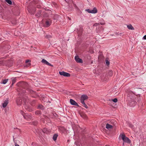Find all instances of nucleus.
Returning a JSON list of instances; mask_svg holds the SVG:
<instances>
[{"label":"nucleus","mask_w":146,"mask_h":146,"mask_svg":"<svg viewBox=\"0 0 146 146\" xmlns=\"http://www.w3.org/2000/svg\"><path fill=\"white\" fill-rule=\"evenodd\" d=\"M19 85L20 86H21V87H19L18 89V91L19 92V94L24 93L25 92H26V90L28 92H27V93H29L31 94H35V92L29 88V86L27 83H24L23 84H20Z\"/></svg>","instance_id":"f257e3e1"},{"label":"nucleus","mask_w":146,"mask_h":146,"mask_svg":"<svg viewBox=\"0 0 146 146\" xmlns=\"http://www.w3.org/2000/svg\"><path fill=\"white\" fill-rule=\"evenodd\" d=\"M120 136L123 142L129 144L131 143V140L129 139L127 137H126L125 135L123 134H120Z\"/></svg>","instance_id":"f03ea898"},{"label":"nucleus","mask_w":146,"mask_h":146,"mask_svg":"<svg viewBox=\"0 0 146 146\" xmlns=\"http://www.w3.org/2000/svg\"><path fill=\"white\" fill-rule=\"evenodd\" d=\"M88 97L87 95L85 94L82 95L81 96L80 99L81 103L84 102V101L88 99Z\"/></svg>","instance_id":"7ed1b4c3"},{"label":"nucleus","mask_w":146,"mask_h":146,"mask_svg":"<svg viewBox=\"0 0 146 146\" xmlns=\"http://www.w3.org/2000/svg\"><path fill=\"white\" fill-rule=\"evenodd\" d=\"M59 73L61 75H62L64 76L69 77L70 76V74L69 73L64 71H60L59 72Z\"/></svg>","instance_id":"20e7f679"},{"label":"nucleus","mask_w":146,"mask_h":146,"mask_svg":"<svg viewBox=\"0 0 146 146\" xmlns=\"http://www.w3.org/2000/svg\"><path fill=\"white\" fill-rule=\"evenodd\" d=\"M51 21L50 19H48L46 21L44 27H48L51 24Z\"/></svg>","instance_id":"39448f33"},{"label":"nucleus","mask_w":146,"mask_h":146,"mask_svg":"<svg viewBox=\"0 0 146 146\" xmlns=\"http://www.w3.org/2000/svg\"><path fill=\"white\" fill-rule=\"evenodd\" d=\"M70 104L72 105L76 106L78 107H80V106L78 103L72 99H70Z\"/></svg>","instance_id":"423d86ee"},{"label":"nucleus","mask_w":146,"mask_h":146,"mask_svg":"<svg viewBox=\"0 0 146 146\" xmlns=\"http://www.w3.org/2000/svg\"><path fill=\"white\" fill-rule=\"evenodd\" d=\"M75 60L76 62L78 63H82L83 62L82 60L78 56H76L75 57Z\"/></svg>","instance_id":"0eeeda50"},{"label":"nucleus","mask_w":146,"mask_h":146,"mask_svg":"<svg viewBox=\"0 0 146 146\" xmlns=\"http://www.w3.org/2000/svg\"><path fill=\"white\" fill-rule=\"evenodd\" d=\"M22 114L23 115V116L25 119L29 120V119H31L32 118V117L31 115H28L27 114H23V113H22Z\"/></svg>","instance_id":"6e6552de"},{"label":"nucleus","mask_w":146,"mask_h":146,"mask_svg":"<svg viewBox=\"0 0 146 146\" xmlns=\"http://www.w3.org/2000/svg\"><path fill=\"white\" fill-rule=\"evenodd\" d=\"M23 100L25 103L26 104L29 102V100L27 96H25L24 97H23Z\"/></svg>","instance_id":"1a4fd4ad"},{"label":"nucleus","mask_w":146,"mask_h":146,"mask_svg":"<svg viewBox=\"0 0 146 146\" xmlns=\"http://www.w3.org/2000/svg\"><path fill=\"white\" fill-rule=\"evenodd\" d=\"M22 100L20 98H18L17 100V103L18 105H21L22 103Z\"/></svg>","instance_id":"9d476101"},{"label":"nucleus","mask_w":146,"mask_h":146,"mask_svg":"<svg viewBox=\"0 0 146 146\" xmlns=\"http://www.w3.org/2000/svg\"><path fill=\"white\" fill-rule=\"evenodd\" d=\"M58 129L62 133H64L66 130L65 128L63 126L59 127Z\"/></svg>","instance_id":"9b49d317"},{"label":"nucleus","mask_w":146,"mask_h":146,"mask_svg":"<svg viewBox=\"0 0 146 146\" xmlns=\"http://www.w3.org/2000/svg\"><path fill=\"white\" fill-rule=\"evenodd\" d=\"M136 102L134 101H129V105L131 107H133L135 106L136 104Z\"/></svg>","instance_id":"f8f14e48"},{"label":"nucleus","mask_w":146,"mask_h":146,"mask_svg":"<svg viewBox=\"0 0 146 146\" xmlns=\"http://www.w3.org/2000/svg\"><path fill=\"white\" fill-rule=\"evenodd\" d=\"M8 103V100L7 99L5 100L4 102L3 103V108H5L7 105Z\"/></svg>","instance_id":"ddd939ff"},{"label":"nucleus","mask_w":146,"mask_h":146,"mask_svg":"<svg viewBox=\"0 0 146 146\" xmlns=\"http://www.w3.org/2000/svg\"><path fill=\"white\" fill-rule=\"evenodd\" d=\"M97 12V10L96 7H94L92 10H91V13H96Z\"/></svg>","instance_id":"4468645a"},{"label":"nucleus","mask_w":146,"mask_h":146,"mask_svg":"<svg viewBox=\"0 0 146 146\" xmlns=\"http://www.w3.org/2000/svg\"><path fill=\"white\" fill-rule=\"evenodd\" d=\"M127 27L128 29L129 30H133L134 29V28L131 24L127 25Z\"/></svg>","instance_id":"2eb2a0df"},{"label":"nucleus","mask_w":146,"mask_h":146,"mask_svg":"<svg viewBox=\"0 0 146 146\" xmlns=\"http://www.w3.org/2000/svg\"><path fill=\"white\" fill-rule=\"evenodd\" d=\"M106 127L108 129H109L112 128L113 127V126L108 123H107L106 124Z\"/></svg>","instance_id":"dca6fc26"},{"label":"nucleus","mask_w":146,"mask_h":146,"mask_svg":"<svg viewBox=\"0 0 146 146\" xmlns=\"http://www.w3.org/2000/svg\"><path fill=\"white\" fill-rule=\"evenodd\" d=\"M38 108L39 109L44 110V108L43 106L41 104H40L38 105Z\"/></svg>","instance_id":"f3484780"},{"label":"nucleus","mask_w":146,"mask_h":146,"mask_svg":"<svg viewBox=\"0 0 146 146\" xmlns=\"http://www.w3.org/2000/svg\"><path fill=\"white\" fill-rule=\"evenodd\" d=\"M58 135L57 133L55 134L53 137L52 139L54 141L56 140L57 138L58 137Z\"/></svg>","instance_id":"a211bd4d"},{"label":"nucleus","mask_w":146,"mask_h":146,"mask_svg":"<svg viewBox=\"0 0 146 146\" xmlns=\"http://www.w3.org/2000/svg\"><path fill=\"white\" fill-rule=\"evenodd\" d=\"M59 17V15H58L57 14L55 15H54L53 17V19L54 20H58Z\"/></svg>","instance_id":"6ab92c4d"},{"label":"nucleus","mask_w":146,"mask_h":146,"mask_svg":"<svg viewBox=\"0 0 146 146\" xmlns=\"http://www.w3.org/2000/svg\"><path fill=\"white\" fill-rule=\"evenodd\" d=\"M8 79H5V80H3L2 81H1V84H5L7 83V81H8Z\"/></svg>","instance_id":"aec40b11"},{"label":"nucleus","mask_w":146,"mask_h":146,"mask_svg":"<svg viewBox=\"0 0 146 146\" xmlns=\"http://www.w3.org/2000/svg\"><path fill=\"white\" fill-rule=\"evenodd\" d=\"M42 11L40 10H39L37 12V14L36 15V16L38 17H39L41 16V14Z\"/></svg>","instance_id":"412c9836"},{"label":"nucleus","mask_w":146,"mask_h":146,"mask_svg":"<svg viewBox=\"0 0 146 146\" xmlns=\"http://www.w3.org/2000/svg\"><path fill=\"white\" fill-rule=\"evenodd\" d=\"M35 114L37 115H40L41 114V112L40 111H37L35 112Z\"/></svg>","instance_id":"4be33fe9"},{"label":"nucleus","mask_w":146,"mask_h":146,"mask_svg":"<svg viewBox=\"0 0 146 146\" xmlns=\"http://www.w3.org/2000/svg\"><path fill=\"white\" fill-rule=\"evenodd\" d=\"M25 108L26 109H27V110L30 111H32L33 110L30 107H28L26 106V107H25Z\"/></svg>","instance_id":"5701e85b"},{"label":"nucleus","mask_w":146,"mask_h":146,"mask_svg":"<svg viewBox=\"0 0 146 146\" xmlns=\"http://www.w3.org/2000/svg\"><path fill=\"white\" fill-rule=\"evenodd\" d=\"M41 62L42 63H43L45 64H46V65L47 64L48 62V61H47L46 60H45L44 59H42V60L41 61Z\"/></svg>","instance_id":"b1692460"},{"label":"nucleus","mask_w":146,"mask_h":146,"mask_svg":"<svg viewBox=\"0 0 146 146\" xmlns=\"http://www.w3.org/2000/svg\"><path fill=\"white\" fill-rule=\"evenodd\" d=\"M108 75L110 76L113 75V72L112 70H109L108 72Z\"/></svg>","instance_id":"393cba45"},{"label":"nucleus","mask_w":146,"mask_h":146,"mask_svg":"<svg viewBox=\"0 0 146 146\" xmlns=\"http://www.w3.org/2000/svg\"><path fill=\"white\" fill-rule=\"evenodd\" d=\"M106 64L108 66L110 64V62L108 61V58H106Z\"/></svg>","instance_id":"a878e982"},{"label":"nucleus","mask_w":146,"mask_h":146,"mask_svg":"<svg viewBox=\"0 0 146 146\" xmlns=\"http://www.w3.org/2000/svg\"><path fill=\"white\" fill-rule=\"evenodd\" d=\"M127 125H128V126L132 128H133V125L131 123H130L129 122H128V123H127Z\"/></svg>","instance_id":"bb28decb"},{"label":"nucleus","mask_w":146,"mask_h":146,"mask_svg":"<svg viewBox=\"0 0 146 146\" xmlns=\"http://www.w3.org/2000/svg\"><path fill=\"white\" fill-rule=\"evenodd\" d=\"M5 1L9 5L12 4V2L11 0H5Z\"/></svg>","instance_id":"cd10ccee"},{"label":"nucleus","mask_w":146,"mask_h":146,"mask_svg":"<svg viewBox=\"0 0 146 146\" xmlns=\"http://www.w3.org/2000/svg\"><path fill=\"white\" fill-rule=\"evenodd\" d=\"M45 37L48 39H49L50 38H52V36L50 35H47L45 36Z\"/></svg>","instance_id":"c85d7f7f"},{"label":"nucleus","mask_w":146,"mask_h":146,"mask_svg":"<svg viewBox=\"0 0 146 146\" xmlns=\"http://www.w3.org/2000/svg\"><path fill=\"white\" fill-rule=\"evenodd\" d=\"M16 80L15 78H13L12 80V83L11 85L12 86H13V84L15 83V82H16Z\"/></svg>","instance_id":"c756f323"},{"label":"nucleus","mask_w":146,"mask_h":146,"mask_svg":"<svg viewBox=\"0 0 146 146\" xmlns=\"http://www.w3.org/2000/svg\"><path fill=\"white\" fill-rule=\"evenodd\" d=\"M81 103L86 108H88V107L87 105L86 104L85 102Z\"/></svg>","instance_id":"7c9ffc66"},{"label":"nucleus","mask_w":146,"mask_h":146,"mask_svg":"<svg viewBox=\"0 0 146 146\" xmlns=\"http://www.w3.org/2000/svg\"><path fill=\"white\" fill-rule=\"evenodd\" d=\"M81 116L82 117H83L85 118V119H86V118H87V116L85 115V114H82V115H81Z\"/></svg>","instance_id":"2f4dec72"},{"label":"nucleus","mask_w":146,"mask_h":146,"mask_svg":"<svg viewBox=\"0 0 146 146\" xmlns=\"http://www.w3.org/2000/svg\"><path fill=\"white\" fill-rule=\"evenodd\" d=\"M112 100L113 102L115 103L117 102V99L116 98L112 99Z\"/></svg>","instance_id":"473e14b6"},{"label":"nucleus","mask_w":146,"mask_h":146,"mask_svg":"<svg viewBox=\"0 0 146 146\" xmlns=\"http://www.w3.org/2000/svg\"><path fill=\"white\" fill-rule=\"evenodd\" d=\"M85 11L88 12V13H91V10L90 9H86Z\"/></svg>","instance_id":"72a5a7b5"},{"label":"nucleus","mask_w":146,"mask_h":146,"mask_svg":"<svg viewBox=\"0 0 146 146\" xmlns=\"http://www.w3.org/2000/svg\"><path fill=\"white\" fill-rule=\"evenodd\" d=\"M38 123V122L37 121L34 122H33V125H37V124Z\"/></svg>","instance_id":"f704fd0d"},{"label":"nucleus","mask_w":146,"mask_h":146,"mask_svg":"<svg viewBox=\"0 0 146 146\" xmlns=\"http://www.w3.org/2000/svg\"><path fill=\"white\" fill-rule=\"evenodd\" d=\"M47 65H48L49 66H53V65H52L50 63H49L48 62V63H47Z\"/></svg>","instance_id":"c9c22d12"},{"label":"nucleus","mask_w":146,"mask_h":146,"mask_svg":"<svg viewBox=\"0 0 146 146\" xmlns=\"http://www.w3.org/2000/svg\"><path fill=\"white\" fill-rule=\"evenodd\" d=\"M100 24L101 25H105V23H99V24Z\"/></svg>","instance_id":"e433bc0d"},{"label":"nucleus","mask_w":146,"mask_h":146,"mask_svg":"<svg viewBox=\"0 0 146 146\" xmlns=\"http://www.w3.org/2000/svg\"><path fill=\"white\" fill-rule=\"evenodd\" d=\"M31 62V61L29 60H26L25 61V62L26 63H28L29 62Z\"/></svg>","instance_id":"4c0bfd02"},{"label":"nucleus","mask_w":146,"mask_h":146,"mask_svg":"<svg viewBox=\"0 0 146 146\" xmlns=\"http://www.w3.org/2000/svg\"><path fill=\"white\" fill-rule=\"evenodd\" d=\"M143 39L144 40H146V35L144 36Z\"/></svg>","instance_id":"58836bf2"},{"label":"nucleus","mask_w":146,"mask_h":146,"mask_svg":"<svg viewBox=\"0 0 146 146\" xmlns=\"http://www.w3.org/2000/svg\"><path fill=\"white\" fill-rule=\"evenodd\" d=\"M33 103L32 104L31 103V104L32 106H33V104L35 102V100H33Z\"/></svg>","instance_id":"ea45409f"},{"label":"nucleus","mask_w":146,"mask_h":146,"mask_svg":"<svg viewBox=\"0 0 146 146\" xmlns=\"http://www.w3.org/2000/svg\"><path fill=\"white\" fill-rule=\"evenodd\" d=\"M3 63V62L2 61H0V65H1Z\"/></svg>","instance_id":"a19ab883"},{"label":"nucleus","mask_w":146,"mask_h":146,"mask_svg":"<svg viewBox=\"0 0 146 146\" xmlns=\"http://www.w3.org/2000/svg\"><path fill=\"white\" fill-rule=\"evenodd\" d=\"M17 23H16V21H15L13 23H12V24H16Z\"/></svg>","instance_id":"79ce46f5"},{"label":"nucleus","mask_w":146,"mask_h":146,"mask_svg":"<svg viewBox=\"0 0 146 146\" xmlns=\"http://www.w3.org/2000/svg\"><path fill=\"white\" fill-rule=\"evenodd\" d=\"M15 146H20L18 144L16 143L15 144Z\"/></svg>","instance_id":"37998d69"},{"label":"nucleus","mask_w":146,"mask_h":146,"mask_svg":"<svg viewBox=\"0 0 146 146\" xmlns=\"http://www.w3.org/2000/svg\"><path fill=\"white\" fill-rule=\"evenodd\" d=\"M97 25H99V23H95L94 24V25L96 26Z\"/></svg>","instance_id":"c03bdc74"},{"label":"nucleus","mask_w":146,"mask_h":146,"mask_svg":"<svg viewBox=\"0 0 146 146\" xmlns=\"http://www.w3.org/2000/svg\"><path fill=\"white\" fill-rule=\"evenodd\" d=\"M124 142H124L123 143V146H124Z\"/></svg>","instance_id":"a18cd8bd"},{"label":"nucleus","mask_w":146,"mask_h":146,"mask_svg":"<svg viewBox=\"0 0 146 146\" xmlns=\"http://www.w3.org/2000/svg\"><path fill=\"white\" fill-rule=\"evenodd\" d=\"M44 131H43V132H44V133H45V132L44 131Z\"/></svg>","instance_id":"49530a36"},{"label":"nucleus","mask_w":146,"mask_h":146,"mask_svg":"<svg viewBox=\"0 0 146 146\" xmlns=\"http://www.w3.org/2000/svg\"><path fill=\"white\" fill-rule=\"evenodd\" d=\"M105 146H110L109 145H106Z\"/></svg>","instance_id":"de8ad7c7"}]
</instances>
